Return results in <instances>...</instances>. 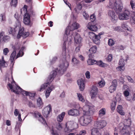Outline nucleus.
Returning <instances> with one entry per match:
<instances>
[{"instance_id":"nucleus-43","label":"nucleus","mask_w":135,"mask_h":135,"mask_svg":"<svg viewBox=\"0 0 135 135\" xmlns=\"http://www.w3.org/2000/svg\"><path fill=\"white\" fill-rule=\"evenodd\" d=\"M79 63V61L75 57L73 56L72 60V64L74 65H76Z\"/></svg>"},{"instance_id":"nucleus-22","label":"nucleus","mask_w":135,"mask_h":135,"mask_svg":"<svg viewBox=\"0 0 135 135\" xmlns=\"http://www.w3.org/2000/svg\"><path fill=\"white\" fill-rule=\"evenodd\" d=\"M10 39V37L8 36L4 35L3 32H1L0 34V42H6L9 41Z\"/></svg>"},{"instance_id":"nucleus-21","label":"nucleus","mask_w":135,"mask_h":135,"mask_svg":"<svg viewBox=\"0 0 135 135\" xmlns=\"http://www.w3.org/2000/svg\"><path fill=\"white\" fill-rule=\"evenodd\" d=\"M14 17L17 20L15 23V24L17 25L16 28H19L21 26V23L20 21V20L21 19V16L19 15L17 13H16L15 14Z\"/></svg>"},{"instance_id":"nucleus-48","label":"nucleus","mask_w":135,"mask_h":135,"mask_svg":"<svg viewBox=\"0 0 135 135\" xmlns=\"http://www.w3.org/2000/svg\"><path fill=\"white\" fill-rule=\"evenodd\" d=\"M74 122L73 121H69L65 125L73 129V127L74 126Z\"/></svg>"},{"instance_id":"nucleus-50","label":"nucleus","mask_w":135,"mask_h":135,"mask_svg":"<svg viewBox=\"0 0 135 135\" xmlns=\"http://www.w3.org/2000/svg\"><path fill=\"white\" fill-rule=\"evenodd\" d=\"M82 7L81 4H79L78 5H77L76 7L75 8L74 10L76 13H78L79 11L81 10Z\"/></svg>"},{"instance_id":"nucleus-39","label":"nucleus","mask_w":135,"mask_h":135,"mask_svg":"<svg viewBox=\"0 0 135 135\" xmlns=\"http://www.w3.org/2000/svg\"><path fill=\"white\" fill-rule=\"evenodd\" d=\"M97 50V47L95 46H92L89 50L90 53L91 54H94L96 53Z\"/></svg>"},{"instance_id":"nucleus-58","label":"nucleus","mask_w":135,"mask_h":135,"mask_svg":"<svg viewBox=\"0 0 135 135\" xmlns=\"http://www.w3.org/2000/svg\"><path fill=\"white\" fill-rule=\"evenodd\" d=\"M90 19L91 21H94L96 19L95 16V15L93 13L92 14L90 17Z\"/></svg>"},{"instance_id":"nucleus-37","label":"nucleus","mask_w":135,"mask_h":135,"mask_svg":"<svg viewBox=\"0 0 135 135\" xmlns=\"http://www.w3.org/2000/svg\"><path fill=\"white\" fill-rule=\"evenodd\" d=\"M18 30H19V32L17 35V37L18 38H19L22 35L23 33L24 28L23 27H21V26Z\"/></svg>"},{"instance_id":"nucleus-23","label":"nucleus","mask_w":135,"mask_h":135,"mask_svg":"<svg viewBox=\"0 0 135 135\" xmlns=\"http://www.w3.org/2000/svg\"><path fill=\"white\" fill-rule=\"evenodd\" d=\"M30 16L28 13H26L23 19V22L24 24L26 25H30Z\"/></svg>"},{"instance_id":"nucleus-52","label":"nucleus","mask_w":135,"mask_h":135,"mask_svg":"<svg viewBox=\"0 0 135 135\" xmlns=\"http://www.w3.org/2000/svg\"><path fill=\"white\" fill-rule=\"evenodd\" d=\"M98 99L99 100L98 102L100 104H102L104 102V98L102 96L99 95L98 97Z\"/></svg>"},{"instance_id":"nucleus-59","label":"nucleus","mask_w":135,"mask_h":135,"mask_svg":"<svg viewBox=\"0 0 135 135\" xmlns=\"http://www.w3.org/2000/svg\"><path fill=\"white\" fill-rule=\"evenodd\" d=\"M83 15L85 19L87 20L89 18V15L85 11L83 12Z\"/></svg>"},{"instance_id":"nucleus-31","label":"nucleus","mask_w":135,"mask_h":135,"mask_svg":"<svg viewBox=\"0 0 135 135\" xmlns=\"http://www.w3.org/2000/svg\"><path fill=\"white\" fill-rule=\"evenodd\" d=\"M77 95L78 99L79 101L82 103L85 102L86 100H85L84 97L81 94L79 93H77Z\"/></svg>"},{"instance_id":"nucleus-61","label":"nucleus","mask_w":135,"mask_h":135,"mask_svg":"<svg viewBox=\"0 0 135 135\" xmlns=\"http://www.w3.org/2000/svg\"><path fill=\"white\" fill-rule=\"evenodd\" d=\"M86 133V131L85 130H83L81 131L79 133V134H77L76 135H85Z\"/></svg>"},{"instance_id":"nucleus-16","label":"nucleus","mask_w":135,"mask_h":135,"mask_svg":"<svg viewBox=\"0 0 135 135\" xmlns=\"http://www.w3.org/2000/svg\"><path fill=\"white\" fill-rule=\"evenodd\" d=\"M74 40L75 44L76 45H78L80 46H82V38L80 35L78 33L76 34L74 37Z\"/></svg>"},{"instance_id":"nucleus-34","label":"nucleus","mask_w":135,"mask_h":135,"mask_svg":"<svg viewBox=\"0 0 135 135\" xmlns=\"http://www.w3.org/2000/svg\"><path fill=\"white\" fill-rule=\"evenodd\" d=\"M37 105L38 107L42 108L43 106L44 103L41 98L39 97L37 100Z\"/></svg>"},{"instance_id":"nucleus-57","label":"nucleus","mask_w":135,"mask_h":135,"mask_svg":"<svg viewBox=\"0 0 135 135\" xmlns=\"http://www.w3.org/2000/svg\"><path fill=\"white\" fill-rule=\"evenodd\" d=\"M85 75L86 78L89 79L91 77L90 72L89 71H87L85 73Z\"/></svg>"},{"instance_id":"nucleus-42","label":"nucleus","mask_w":135,"mask_h":135,"mask_svg":"<svg viewBox=\"0 0 135 135\" xmlns=\"http://www.w3.org/2000/svg\"><path fill=\"white\" fill-rule=\"evenodd\" d=\"M18 0H11L10 3V6L14 7H16L17 6Z\"/></svg>"},{"instance_id":"nucleus-46","label":"nucleus","mask_w":135,"mask_h":135,"mask_svg":"<svg viewBox=\"0 0 135 135\" xmlns=\"http://www.w3.org/2000/svg\"><path fill=\"white\" fill-rule=\"evenodd\" d=\"M87 63L89 65H93L96 64V61L94 59H89L88 60Z\"/></svg>"},{"instance_id":"nucleus-5","label":"nucleus","mask_w":135,"mask_h":135,"mask_svg":"<svg viewBox=\"0 0 135 135\" xmlns=\"http://www.w3.org/2000/svg\"><path fill=\"white\" fill-rule=\"evenodd\" d=\"M108 6L110 8L114 9L117 13L121 12L123 8L121 0H110Z\"/></svg>"},{"instance_id":"nucleus-25","label":"nucleus","mask_w":135,"mask_h":135,"mask_svg":"<svg viewBox=\"0 0 135 135\" xmlns=\"http://www.w3.org/2000/svg\"><path fill=\"white\" fill-rule=\"evenodd\" d=\"M16 52L15 50L13 52L11 55L10 60L11 62V65H13L14 64L15 59V57H16Z\"/></svg>"},{"instance_id":"nucleus-4","label":"nucleus","mask_w":135,"mask_h":135,"mask_svg":"<svg viewBox=\"0 0 135 135\" xmlns=\"http://www.w3.org/2000/svg\"><path fill=\"white\" fill-rule=\"evenodd\" d=\"M73 107L76 109H78L80 112L83 111V112L86 113L92 114L94 106L88 101L86 100L85 102V105L83 108L80 107L79 103L78 102L75 103L73 105Z\"/></svg>"},{"instance_id":"nucleus-62","label":"nucleus","mask_w":135,"mask_h":135,"mask_svg":"<svg viewBox=\"0 0 135 135\" xmlns=\"http://www.w3.org/2000/svg\"><path fill=\"white\" fill-rule=\"evenodd\" d=\"M108 61L109 62L111 61L112 59V54H109L107 58Z\"/></svg>"},{"instance_id":"nucleus-9","label":"nucleus","mask_w":135,"mask_h":135,"mask_svg":"<svg viewBox=\"0 0 135 135\" xmlns=\"http://www.w3.org/2000/svg\"><path fill=\"white\" fill-rule=\"evenodd\" d=\"M131 16L129 11L125 10L122 13H119L118 15V18L120 20H128Z\"/></svg>"},{"instance_id":"nucleus-8","label":"nucleus","mask_w":135,"mask_h":135,"mask_svg":"<svg viewBox=\"0 0 135 135\" xmlns=\"http://www.w3.org/2000/svg\"><path fill=\"white\" fill-rule=\"evenodd\" d=\"M63 126L62 123H58L55 124L54 127H53L51 130L52 135H59L56 131V130L61 131L63 129Z\"/></svg>"},{"instance_id":"nucleus-51","label":"nucleus","mask_w":135,"mask_h":135,"mask_svg":"<svg viewBox=\"0 0 135 135\" xmlns=\"http://www.w3.org/2000/svg\"><path fill=\"white\" fill-rule=\"evenodd\" d=\"M116 104V101H113L112 102L110 105V108L112 110H115Z\"/></svg>"},{"instance_id":"nucleus-63","label":"nucleus","mask_w":135,"mask_h":135,"mask_svg":"<svg viewBox=\"0 0 135 135\" xmlns=\"http://www.w3.org/2000/svg\"><path fill=\"white\" fill-rule=\"evenodd\" d=\"M127 79L129 82L133 83L134 82L133 80L129 76H127Z\"/></svg>"},{"instance_id":"nucleus-14","label":"nucleus","mask_w":135,"mask_h":135,"mask_svg":"<svg viewBox=\"0 0 135 135\" xmlns=\"http://www.w3.org/2000/svg\"><path fill=\"white\" fill-rule=\"evenodd\" d=\"M33 115L35 117L38 118L39 120L45 126H47V123H46L44 119L38 112L37 111L33 113Z\"/></svg>"},{"instance_id":"nucleus-44","label":"nucleus","mask_w":135,"mask_h":135,"mask_svg":"<svg viewBox=\"0 0 135 135\" xmlns=\"http://www.w3.org/2000/svg\"><path fill=\"white\" fill-rule=\"evenodd\" d=\"M6 17L5 14H1L0 15V21L4 23L6 21Z\"/></svg>"},{"instance_id":"nucleus-11","label":"nucleus","mask_w":135,"mask_h":135,"mask_svg":"<svg viewBox=\"0 0 135 135\" xmlns=\"http://www.w3.org/2000/svg\"><path fill=\"white\" fill-rule=\"evenodd\" d=\"M107 124V122L105 120H100L95 122L94 126L98 129H101L106 126Z\"/></svg>"},{"instance_id":"nucleus-2","label":"nucleus","mask_w":135,"mask_h":135,"mask_svg":"<svg viewBox=\"0 0 135 135\" xmlns=\"http://www.w3.org/2000/svg\"><path fill=\"white\" fill-rule=\"evenodd\" d=\"M80 27L79 24L75 22H73L71 26H68L66 28L64 37L63 38L64 43L63 44V49L64 50V51L63 52V54L64 55V58H66L65 50L67 46L68 47L70 45L73 40V37L71 35H70V33H71V31L75 30L77 29Z\"/></svg>"},{"instance_id":"nucleus-40","label":"nucleus","mask_w":135,"mask_h":135,"mask_svg":"<svg viewBox=\"0 0 135 135\" xmlns=\"http://www.w3.org/2000/svg\"><path fill=\"white\" fill-rule=\"evenodd\" d=\"M105 84V82L104 80L99 81L98 83V85L99 88H102L104 87Z\"/></svg>"},{"instance_id":"nucleus-47","label":"nucleus","mask_w":135,"mask_h":135,"mask_svg":"<svg viewBox=\"0 0 135 135\" xmlns=\"http://www.w3.org/2000/svg\"><path fill=\"white\" fill-rule=\"evenodd\" d=\"M27 6L26 5H24V7L21 9V13L22 14H25V15L27 13Z\"/></svg>"},{"instance_id":"nucleus-30","label":"nucleus","mask_w":135,"mask_h":135,"mask_svg":"<svg viewBox=\"0 0 135 135\" xmlns=\"http://www.w3.org/2000/svg\"><path fill=\"white\" fill-rule=\"evenodd\" d=\"M65 114V113L64 112H63L61 114L58 115L56 118L57 121L59 122H62Z\"/></svg>"},{"instance_id":"nucleus-17","label":"nucleus","mask_w":135,"mask_h":135,"mask_svg":"<svg viewBox=\"0 0 135 135\" xmlns=\"http://www.w3.org/2000/svg\"><path fill=\"white\" fill-rule=\"evenodd\" d=\"M117 86V81L116 80H113L112 83L111 85L109 87V91L110 93H113L116 90Z\"/></svg>"},{"instance_id":"nucleus-13","label":"nucleus","mask_w":135,"mask_h":135,"mask_svg":"<svg viewBox=\"0 0 135 135\" xmlns=\"http://www.w3.org/2000/svg\"><path fill=\"white\" fill-rule=\"evenodd\" d=\"M98 91V89L95 86L93 85L91 88L90 95L92 99H94L96 98Z\"/></svg>"},{"instance_id":"nucleus-33","label":"nucleus","mask_w":135,"mask_h":135,"mask_svg":"<svg viewBox=\"0 0 135 135\" xmlns=\"http://www.w3.org/2000/svg\"><path fill=\"white\" fill-rule=\"evenodd\" d=\"M117 133L119 131H120L122 135H129V131L126 129H121V130L119 129H117Z\"/></svg>"},{"instance_id":"nucleus-1","label":"nucleus","mask_w":135,"mask_h":135,"mask_svg":"<svg viewBox=\"0 0 135 135\" xmlns=\"http://www.w3.org/2000/svg\"><path fill=\"white\" fill-rule=\"evenodd\" d=\"M69 66V62L66 59L61 61L60 64L56 71H53L51 72L47 79V83H45L41 85L39 90L41 91L46 89L45 96L46 98L49 97L51 92L55 88L53 85H50L49 84L53 81L56 74L61 76L66 71Z\"/></svg>"},{"instance_id":"nucleus-20","label":"nucleus","mask_w":135,"mask_h":135,"mask_svg":"<svg viewBox=\"0 0 135 135\" xmlns=\"http://www.w3.org/2000/svg\"><path fill=\"white\" fill-rule=\"evenodd\" d=\"M80 112L77 109H71L68 111V114L70 115L76 117L80 115Z\"/></svg>"},{"instance_id":"nucleus-26","label":"nucleus","mask_w":135,"mask_h":135,"mask_svg":"<svg viewBox=\"0 0 135 135\" xmlns=\"http://www.w3.org/2000/svg\"><path fill=\"white\" fill-rule=\"evenodd\" d=\"M106 109L105 108H102L100 109L98 111V114L99 116L101 117L106 114Z\"/></svg>"},{"instance_id":"nucleus-38","label":"nucleus","mask_w":135,"mask_h":135,"mask_svg":"<svg viewBox=\"0 0 135 135\" xmlns=\"http://www.w3.org/2000/svg\"><path fill=\"white\" fill-rule=\"evenodd\" d=\"M122 28L123 29L129 31H131V29L125 23H123L121 26Z\"/></svg>"},{"instance_id":"nucleus-56","label":"nucleus","mask_w":135,"mask_h":135,"mask_svg":"<svg viewBox=\"0 0 135 135\" xmlns=\"http://www.w3.org/2000/svg\"><path fill=\"white\" fill-rule=\"evenodd\" d=\"M130 4L133 9H135V0H132L130 2Z\"/></svg>"},{"instance_id":"nucleus-60","label":"nucleus","mask_w":135,"mask_h":135,"mask_svg":"<svg viewBox=\"0 0 135 135\" xmlns=\"http://www.w3.org/2000/svg\"><path fill=\"white\" fill-rule=\"evenodd\" d=\"M9 52L8 49L7 48L4 49L3 50V54L5 55H7Z\"/></svg>"},{"instance_id":"nucleus-49","label":"nucleus","mask_w":135,"mask_h":135,"mask_svg":"<svg viewBox=\"0 0 135 135\" xmlns=\"http://www.w3.org/2000/svg\"><path fill=\"white\" fill-rule=\"evenodd\" d=\"M21 122L19 121H18V122H17L16 125L15 127V130L17 131L19 130V133L20 132V127L21 126Z\"/></svg>"},{"instance_id":"nucleus-64","label":"nucleus","mask_w":135,"mask_h":135,"mask_svg":"<svg viewBox=\"0 0 135 135\" xmlns=\"http://www.w3.org/2000/svg\"><path fill=\"white\" fill-rule=\"evenodd\" d=\"M131 22L133 24H135V14L132 17V19L131 20Z\"/></svg>"},{"instance_id":"nucleus-36","label":"nucleus","mask_w":135,"mask_h":135,"mask_svg":"<svg viewBox=\"0 0 135 135\" xmlns=\"http://www.w3.org/2000/svg\"><path fill=\"white\" fill-rule=\"evenodd\" d=\"M74 129L72 128H70L68 126L65 125V127L64 128V134L65 133L67 134L68 133H70L73 131Z\"/></svg>"},{"instance_id":"nucleus-27","label":"nucleus","mask_w":135,"mask_h":135,"mask_svg":"<svg viewBox=\"0 0 135 135\" xmlns=\"http://www.w3.org/2000/svg\"><path fill=\"white\" fill-rule=\"evenodd\" d=\"M98 129L94 127L91 130V135H101Z\"/></svg>"},{"instance_id":"nucleus-3","label":"nucleus","mask_w":135,"mask_h":135,"mask_svg":"<svg viewBox=\"0 0 135 135\" xmlns=\"http://www.w3.org/2000/svg\"><path fill=\"white\" fill-rule=\"evenodd\" d=\"M8 78V86L11 91L16 94H19L21 93L24 95H28L30 97H33L35 95L34 93L29 92L23 90L16 84L12 78V73L10 71L9 74L7 75V78Z\"/></svg>"},{"instance_id":"nucleus-12","label":"nucleus","mask_w":135,"mask_h":135,"mask_svg":"<svg viewBox=\"0 0 135 135\" xmlns=\"http://www.w3.org/2000/svg\"><path fill=\"white\" fill-rule=\"evenodd\" d=\"M52 111V107L50 104H49L43 109L42 113L44 116L46 118H48L50 113Z\"/></svg>"},{"instance_id":"nucleus-53","label":"nucleus","mask_w":135,"mask_h":135,"mask_svg":"<svg viewBox=\"0 0 135 135\" xmlns=\"http://www.w3.org/2000/svg\"><path fill=\"white\" fill-rule=\"evenodd\" d=\"M23 55V52L21 50H20L19 52L17 54L16 57V59H17L18 58L22 56Z\"/></svg>"},{"instance_id":"nucleus-32","label":"nucleus","mask_w":135,"mask_h":135,"mask_svg":"<svg viewBox=\"0 0 135 135\" xmlns=\"http://www.w3.org/2000/svg\"><path fill=\"white\" fill-rule=\"evenodd\" d=\"M129 90H126L123 92V94L126 100L128 101H130L131 99V97L129 96Z\"/></svg>"},{"instance_id":"nucleus-55","label":"nucleus","mask_w":135,"mask_h":135,"mask_svg":"<svg viewBox=\"0 0 135 135\" xmlns=\"http://www.w3.org/2000/svg\"><path fill=\"white\" fill-rule=\"evenodd\" d=\"M108 44L110 46H112L114 44V41L112 39H109L108 40Z\"/></svg>"},{"instance_id":"nucleus-29","label":"nucleus","mask_w":135,"mask_h":135,"mask_svg":"<svg viewBox=\"0 0 135 135\" xmlns=\"http://www.w3.org/2000/svg\"><path fill=\"white\" fill-rule=\"evenodd\" d=\"M7 66V62L4 60L3 56H2L1 59L0 60V69L2 68L6 67Z\"/></svg>"},{"instance_id":"nucleus-7","label":"nucleus","mask_w":135,"mask_h":135,"mask_svg":"<svg viewBox=\"0 0 135 135\" xmlns=\"http://www.w3.org/2000/svg\"><path fill=\"white\" fill-rule=\"evenodd\" d=\"M124 123L121 122L119 124L117 127H116L114 129V135H118V133L117 130V129L121 130V129H126L128 128L131 124V121L130 119H128L125 120L124 121Z\"/></svg>"},{"instance_id":"nucleus-24","label":"nucleus","mask_w":135,"mask_h":135,"mask_svg":"<svg viewBox=\"0 0 135 135\" xmlns=\"http://www.w3.org/2000/svg\"><path fill=\"white\" fill-rule=\"evenodd\" d=\"M15 27L14 29L12 28L11 27H9L8 29V31L9 33L10 34H11L13 36H15L16 35V32L19 29L16 28V26H17V25L16 24H15Z\"/></svg>"},{"instance_id":"nucleus-19","label":"nucleus","mask_w":135,"mask_h":135,"mask_svg":"<svg viewBox=\"0 0 135 135\" xmlns=\"http://www.w3.org/2000/svg\"><path fill=\"white\" fill-rule=\"evenodd\" d=\"M77 82L80 90L81 91L84 90L85 88V83L83 79H79L77 80Z\"/></svg>"},{"instance_id":"nucleus-18","label":"nucleus","mask_w":135,"mask_h":135,"mask_svg":"<svg viewBox=\"0 0 135 135\" xmlns=\"http://www.w3.org/2000/svg\"><path fill=\"white\" fill-rule=\"evenodd\" d=\"M87 28L91 31H96L98 29L97 26L93 24L92 22H89L86 25Z\"/></svg>"},{"instance_id":"nucleus-35","label":"nucleus","mask_w":135,"mask_h":135,"mask_svg":"<svg viewBox=\"0 0 135 135\" xmlns=\"http://www.w3.org/2000/svg\"><path fill=\"white\" fill-rule=\"evenodd\" d=\"M117 111L121 115H124L125 113L123 110V108L122 106L119 105L118 106Z\"/></svg>"},{"instance_id":"nucleus-45","label":"nucleus","mask_w":135,"mask_h":135,"mask_svg":"<svg viewBox=\"0 0 135 135\" xmlns=\"http://www.w3.org/2000/svg\"><path fill=\"white\" fill-rule=\"evenodd\" d=\"M119 66L116 68V70L118 71H123L125 70V65H119Z\"/></svg>"},{"instance_id":"nucleus-15","label":"nucleus","mask_w":135,"mask_h":135,"mask_svg":"<svg viewBox=\"0 0 135 135\" xmlns=\"http://www.w3.org/2000/svg\"><path fill=\"white\" fill-rule=\"evenodd\" d=\"M108 15L109 18L112 21L114 22L117 21L118 17L113 11L109 10L108 11Z\"/></svg>"},{"instance_id":"nucleus-28","label":"nucleus","mask_w":135,"mask_h":135,"mask_svg":"<svg viewBox=\"0 0 135 135\" xmlns=\"http://www.w3.org/2000/svg\"><path fill=\"white\" fill-rule=\"evenodd\" d=\"M14 115L15 116H17L18 115V121L20 122H21L22 119L21 117V115L20 112L19 110L17 109H16L14 112Z\"/></svg>"},{"instance_id":"nucleus-41","label":"nucleus","mask_w":135,"mask_h":135,"mask_svg":"<svg viewBox=\"0 0 135 135\" xmlns=\"http://www.w3.org/2000/svg\"><path fill=\"white\" fill-rule=\"evenodd\" d=\"M98 65L102 67H104L107 66V64L102 62V61H96V63Z\"/></svg>"},{"instance_id":"nucleus-10","label":"nucleus","mask_w":135,"mask_h":135,"mask_svg":"<svg viewBox=\"0 0 135 135\" xmlns=\"http://www.w3.org/2000/svg\"><path fill=\"white\" fill-rule=\"evenodd\" d=\"M89 36L93 42L96 44L98 45L100 43V39L101 37L97 35L92 32H90L89 33Z\"/></svg>"},{"instance_id":"nucleus-6","label":"nucleus","mask_w":135,"mask_h":135,"mask_svg":"<svg viewBox=\"0 0 135 135\" xmlns=\"http://www.w3.org/2000/svg\"><path fill=\"white\" fill-rule=\"evenodd\" d=\"M95 108L92 114L86 113L83 112L84 115L81 117L79 119V122L80 124L83 126H86L90 124L91 121V118L90 115H93L95 111Z\"/></svg>"},{"instance_id":"nucleus-54","label":"nucleus","mask_w":135,"mask_h":135,"mask_svg":"<svg viewBox=\"0 0 135 135\" xmlns=\"http://www.w3.org/2000/svg\"><path fill=\"white\" fill-rule=\"evenodd\" d=\"M118 65H125L124 60L122 58H121L120 59L118 63Z\"/></svg>"}]
</instances>
